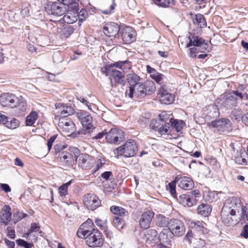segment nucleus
I'll use <instances>...</instances> for the list:
<instances>
[{
  "mask_svg": "<svg viewBox=\"0 0 248 248\" xmlns=\"http://www.w3.org/2000/svg\"><path fill=\"white\" fill-rule=\"evenodd\" d=\"M170 125L168 122H166L165 123H160L156 131H157L160 135L166 134L169 131Z\"/></svg>",
  "mask_w": 248,
  "mask_h": 248,
  "instance_id": "obj_36",
  "label": "nucleus"
},
{
  "mask_svg": "<svg viewBox=\"0 0 248 248\" xmlns=\"http://www.w3.org/2000/svg\"><path fill=\"white\" fill-rule=\"evenodd\" d=\"M167 189L169 190L171 195L174 198H176V182L175 181H172L168 184L166 186Z\"/></svg>",
  "mask_w": 248,
  "mask_h": 248,
  "instance_id": "obj_39",
  "label": "nucleus"
},
{
  "mask_svg": "<svg viewBox=\"0 0 248 248\" xmlns=\"http://www.w3.org/2000/svg\"><path fill=\"white\" fill-rule=\"evenodd\" d=\"M16 242L18 245L23 247L25 248H32L33 246L32 244L21 239L17 240Z\"/></svg>",
  "mask_w": 248,
  "mask_h": 248,
  "instance_id": "obj_51",
  "label": "nucleus"
},
{
  "mask_svg": "<svg viewBox=\"0 0 248 248\" xmlns=\"http://www.w3.org/2000/svg\"><path fill=\"white\" fill-rule=\"evenodd\" d=\"M245 94L237 91H232L224 94L220 100V104L222 108L231 110L237 106L239 100H242Z\"/></svg>",
  "mask_w": 248,
  "mask_h": 248,
  "instance_id": "obj_3",
  "label": "nucleus"
},
{
  "mask_svg": "<svg viewBox=\"0 0 248 248\" xmlns=\"http://www.w3.org/2000/svg\"><path fill=\"white\" fill-rule=\"evenodd\" d=\"M179 186L186 190L191 189L194 186L193 181L187 176L181 177L179 179Z\"/></svg>",
  "mask_w": 248,
  "mask_h": 248,
  "instance_id": "obj_18",
  "label": "nucleus"
},
{
  "mask_svg": "<svg viewBox=\"0 0 248 248\" xmlns=\"http://www.w3.org/2000/svg\"><path fill=\"white\" fill-rule=\"evenodd\" d=\"M40 229L39 225L37 223H32L31 224L30 228L26 233V235L29 236L33 232L38 231Z\"/></svg>",
  "mask_w": 248,
  "mask_h": 248,
  "instance_id": "obj_47",
  "label": "nucleus"
},
{
  "mask_svg": "<svg viewBox=\"0 0 248 248\" xmlns=\"http://www.w3.org/2000/svg\"><path fill=\"white\" fill-rule=\"evenodd\" d=\"M63 21L68 24H73L78 20V13L67 11L62 17Z\"/></svg>",
  "mask_w": 248,
  "mask_h": 248,
  "instance_id": "obj_26",
  "label": "nucleus"
},
{
  "mask_svg": "<svg viewBox=\"0 0 248 248\" xmlns=\"http://www.w3.org/2000/svg\"><path fill=\"white\" fill-rule=\"evenodd\" d=\"M16 108L17 110H19V112L18 113L20 114L22 112H24L26 109L27 104L26 102L22 99L19 100L18 99V102L17 104V106L14 107Z\"/></svg>",
  "mask_w": 248,
  "mask_h": 248,
  "instance_id": "obj_42",
  "label": "nucleus"
},
{
  "mask_svg": "<svg viewBox=\"0 0 248 248\" xmlns=\"http://www.w3.org/2000/svg\"><path fill=\"white\" fill-rule=\"evenodd\" d=\"M110 77H112L116 83L121 84H124V76L123 72L113 68Z\"/></svg>",
  "mask_w": 248,
  "mask_h": 248,
  "instance_id": "obj_23",
  "label": "nucleus"
},
{
  "mask_svg": "<svg viewBox=\"0 0 248 248\" xmlns=\"http://www.w3.org/2000/svg\"><path fill=\"white\" fill-rule=\"evenodd\" d=\"M110 209L113 214L119 216V217H123L128 215V212L125 209L121 207L112 206Z\"/></svg>",
  "mask_w": 248,
  "mask_h": 248,
  "instance_id": "obj_29",
  "label": "nucleus"
},
{
  "mask_svg": "<svg viewBox=\"0 0 248 248\" xmlns=\"http://www.w3.org/2000/svg\"><path fill=\"white\" fill-rule=\"evenodd\" d=\"M106 134L107 141L111 144H118L124 140V133L121 129L112 128Z\"/></svg>",
  "mask_w": 248,
  "mask_h": 248,
  "instance_id": "obj_8",
  "label": "nucleus"
},
{
  "mask_svg": "<svg viewBox=\"0 0 248 248\" xmlns=\"http://www.w3.org/2000/svg\"><path fill=\"white\" fill-rule=\"evenodd\" d=\"M66 0L63 2H55L50 3L47 5L46 11L48 14L60 16L63 15L66 11Z\"/></svg>",
  "mask_w": 248,
  "mask_h": 248,
  "instance_id": "obj_7",
  "label": "nucleus"
},
{
  "mask_svg": "<svg viewBox=\"0 0 248 248\" xmlns=\"http://www.w3.org/2000/svg\"><path fill=\"white\" fill-rule=\"evenodd\" d=\"M74 109L70 106H62L61 111L60 118H67L68 116L73 114Z\"/></svg>",
  "mask_w": 248,
  "mask_h": 248,
  "instance_id": "obj_34",
  "label": "nucleus"
},
{
  "mask_svg": "<svg viewBox=\"0 0 248 248\" xmlns=\"http://www.w3.org/2000/svg\"><path fill=\"white\" fill-rule=\"evenodd\" d=\"M60 159L65 166L71 167L74 164L73 155L68 152H63L60 155Z\"/></svg>",
  "mask_w": 248,
  "mask_h": 248,
  "instance_id": "obj_21",
  "label": "nucleus"
},
{
  "mask_svg": "<svg viewBox=\"0 0 248 248\" xmlns=\"http://www.w3.org/2000/svg\"><path fill=\"white\" fill-rule=\"evenodd\" d=\"M113 226L118 229H121L123 228L124 223L122 218L119 217H115L112 221Z\"/></svg>",
  "mask_w": 248,
  "mask_h": 248,
  "instance_id": "obj_44",
  "label": "nucleus"
},
{
  "mask_svg": "<svg viewBox=\"0 0 248 248\" xmlns=\"http://www.w3.org/2000/svg\"><path fill=\"white\" fill-rule=\"evenodd\" d=\"M170 114L167 113L166 112H162L159 115V120L160 123H165L166 122H169L170 119Z\"/></svg>",
  "mask_w": 248,
  "mask_h": 248,
  "instance_id": "obj_49",
  "label": "nucleus"
},
{
  "mask_svg": "<svg viewBox=\"0 0 248 248\" xmlns=\"http://www.w3.org/2000/svg\"><path fill=\"white\" fill-rule=\"evenodd\" d=\"M57 138L56 135H54L52 137H51L47 140V145L48 147V150H50L52 147V146L53 145V143L55 141Z\"/></svg>",
  "mask_w": 248,
  "mask_h": 248,
  "instance_id": "obj_61",
  "label": "nucleus"
},
{
  "mask_svg": "<svg viewBox=\"0 0 248 248\" xmlns=\"http://www.w3.org/2000/svg\"><path fill=\"white\" fill-rule=\"evenodd\" d=\"M138 151V146L134 140H129L124 144L118 147L114 151L116 157L120 155L124 157H131L135 156Z\"/></svg>",
  "mask_w": 248,
  "mask_h": 248,
  "instance_id": "obj_4",
  "label": "nucleus"
},
{
  "mask_svg": "<svg viewBox=\"0 0 248 248\" xmlns=\"http://www.w3.org/2000/svg\"><path fill=\"white\" fill-rule=\"evenodd\" d=\"M27 215L25 213L19 211L17 212L14 216V220L15 223H16L18 222L19 220L24 218Z\"/></svg>",
  "mask_w": 248,
  "mask_h": 248,
  "instance_id": "obj_54",
  "label": "nucleus"
},
{
  "mask_svg": "<svg viewBox=\"0 0 248 248\" xmlns=\"http://www.w3.org/2000/svg\"><path fill=\"white\" fill-rule=\"evenodd\" d=\"M120 31L119 26L114 22L106 23L103 27L104 33L108 37H112L118 34Z\"/></svg>",
  "mask_w": 248,
  "mask_h": 248,
  "instance_id": "obj_15",
  "label": "nucleus"
},
{
  "mask_svg": "<svg viewBox=\"0 0 248 248\" xmlns=\"http://www.w3.org/2000/svg\"><path fill=\"white\" fill-rule=\"evenodd\" d=\"M211 211V206L207 203H202L197 208L198 214L205 217L208 216Z\"/></svg>",
  "mask_w": 248,
  "mask_h": 248,
  "instance_id": "obj_24",
  "label": "nucleus"
},
{
  "mask_svg": "<svg viewBox=\"0 0 248 248\" xmlns=\"http://www.w3.org/2000/svg\"><path fill=\"white\" fill-rule=\"evenodd\" d=\"M12 213L9 205H5L2 209L1 220L5 225H7L11 220Z\"/></svg>",
  "mask_w": 248,
  "mask_h": 248,
  "instance_id": "obj_19",
  "label": "nucleus"
},
{
  "mask_svg": "<svg viewBox=\"0 0 248 248\" xmlns=\"http://www.w3.org/2000/svg\"><path fill=\"white\" fill-rule=\"evenodd\" d=\"M83 201L87 208L91 210H95L101 204V200L97 196L90 193L84 196Z\"/></svg>",
  "mask_w": 248,
  "mask_h": 248,
  "instance_id": "obj_9",
  "label": "nucleus"
},
{
  "mask_svg": "<svg viewBox=\"0 0 248 248\" xmlns=\"http://www.w3.org/2000/svg\"><path fill=\"white\" fill-rule=\"evenodd\" d=\"M88 16V13L86 9H82L78 14V24L79 26L81 25V23L85 20Z\"/></svg>",
  "mask_w": 248,
  "mask_h": 248,
  "instance_id": "obj_40",
  "label": "nucleus"
},
{
  "mask_svg": "<svg viewBox=\"0 0 248 248\" xmlns=\"http://www.w3.org/2000/svg\"><path fill=\"white\" fill-rule=\"evenodd\" d=\"M144 96L151 95L155 93L156 87L155 83L152 81H147L144 83Z\"/></svg>",
  "mask_w": 248,
  "mask_h": 248,
  "instance_id": "obj_30",
  "label": "nucleus"
},
{
  "mask_svg": "<svg viewBox=\"0 0 248 248\" xmlns=\"http://www.w3.org/2000/svg\"><path fill=\"white\" fill-rule=\"evenodd\" d=\"M116 4L114 2V0H112V3L109 5V8L108 9L102 10V13L105 15L110 14L111 12L115 9Z\"/></svg>",
  "mask_w": 248,
  "mask_h": 248,
  "instance_id": "obj_55",
  "label": "nucleus"
},
{
  "mask_svg": "<svg viewBox=\"0 0 248 248\" xmlns=\"http://www.w3.org/2000/svg\"><path fill=\"white\" fill-rule=\"evenodd\" d=\"M126 77L128 82L130 85L129 87H134V86L141 82V78L134 73L128 74Z\"/></svg>",
  "mask_w": 248,
  "mask_h": 248,
  "instance_id": "obj_25",
  "label": "nucleus"
},
{
  "mask_svg": "<svg viewBox=\"0 0 248 248\" xmlns=\"http://www.w3.org/2000/svg\"><path fill=\"white\" fill-rule=\"evenodd\" d=\"M151 78L154 79L157 83L159 84L161 86V84H164L161 81L163 79V75L156 72L155 74H153L152 75H150Z\"/></svg>",
  "mask_w": 248,
  "mask_h": 248,
  "instance_id": "obj_48",
  "label": "nucleus"
},
{
  "mask_svg": "<svg viewBox=\"0 0 248 248\" xmlns=\"http://www.w3.org/2000/svg\"><path fill=\"white\" fill-rule=\"evenodd\" d=\"M118 36H121L122 40L125 44H130L135 40L134 31L133 29L129 27L120 29Z\"/></svg>",
  "mask_w": 248,
  "mask_h": 248,
  "instance_id": "obj_13",
  "label": "nucleus"
},
{
  "mask_svg": "<svg viewBox=\"0 0 248 248\" xmlns=\"http://www.w3.org/2000/svg\"><path fill=\"white\" fill-rule=\"evenodd\" d=\"M196 20L201 28L205 27L206 26V20L202 15L200 14L196 15Z\"/></svg>",
  "mask_w": 248,
  "mask_h": 248,
  "instance_id": "obj_46",
  "label": "nucleus"
},
{
  "mask_svg": "<svg viewBox=\"0 0 248 248\" xmlns=\"http://www.w3.org/2000/svg\"><path fill=\"white\" fill-rule=\"evenodd\" d=\"M0 186L1 188L5 192H9L11 191V189L8 184H1Z\"/></svg>",
  "mask_w": 248,
  "mask_h": 248,
  "instance_id": "obj_63",
  "label": "nucleus"
},
{
  "mask_svg": "<svg viewBox=\"0 0 248 248\" xmlns=\"http://www.w3.org/2000/svg\"><path fill=\"white\" fill-rule=\"evenodd\" d=\"M113 68V66H111V64L106 65L101 68V72L106 74V76H110Z\"/></svg>",
  "mask_w": 248,
  "mask_h": 248,
  "instance_id": "obj_50",
  "label": "nucleus"
},
{
  "mask_svg": "<svg viewBox=\"0 0 248 248\" xmlns=\"http://www.w3.org/2000/svg\"><path fill=\"white\" fill-rule=\"evenodd\" d=\"M153 1L156 5L163 7L168 6L170 3L168 0H153Z\"/></svg>",
  "mask_w": 248,
  "mask_h": 248,
  "instance_id": "obj_53",
  "label": "nucleus"
},
{
  "mask_svg": "<svg viewBox=\"0 0 248 248\" xmlns=\"http://www.w3.org/2000/svg\"><path fill=\"white\" fill-rule=\"evenodd\" d=\"M129 62L128 60H126V61H119L118 62H115L113 64H111V66H113V68H114V67H117V68L124 70L127 68H130L129 65H128V66H126L125 67H124V65L127 64L129 65Z\"/></svg>",
  "mask_w": 248,
  "mask_h": 248,
  "instance_id": "obj_43",
  "label": "nucleus"
},
{
  "mask_svg": "<svg viewBox=\"0 0 248 248\" xmlns=\"http://www.w3.org/2000/svg\"><path fill=\"white\" fill-rule=\"evenodd\" d=\"M179 202L184 206L192 207L194 205V200L190 198L187 194H183L180 195L179 197L176 198Z\"/></svg>",
  "mask_w": 248,
  "mask_h": 248,
  "instance_id": "obj_22",
  "label": "nucleus"
},
{
  "mask_svg": "<svg viewBox=\"0 0 248 248\" xmlns=\"http://www.w3.org/2000/svg\"><path fill=\"white\" fill-rule=\"evenodd\" d=\"M71 180L63 184L59 188V193L61 196H65L68 194V187L71 185Z\"/></svg>",
  "mask_w": 248,
  "mask_h": 248,
  "instance_id": "obj_41",
  "label": "nucleus"
},
{
  "mask_svg": "<svg viewBox=\"0 0 248 248\" xmlns=\"http://www.w3.org/2000/svg\"><path fill=\"white\" fill-rule=\"evenodd\" d=\"M241 236L245 238H248V227L245 225L241 233Z\"/></svg>",
  "mask_w": 248,
  "mask_h": 248,
  "instance_id": "obj_62",
  "label": "nucleus"
},
{
  "mask_svg": "<svg viewBox=\"0 0 248 248\" xmlns=\"http://www.w3.org/2000/svg\"><path fill=\"white\" fill-rule=\"evenodd\" d=\"M168 228L171 233L176 237L183 236L186 232L184 222L176 218H171L170 220Z\"/></svg>",
  "mask_w": 248,
  "mask_h": 248,
  "instance_id": "obj_6",
  "label": "nucleus"
},
{
  "mask_svg": "<svg viewBox=\"0 0 248 248\" xmlns=\"http://www.w3.org/2000/svg\"><path fill=\"white\" fill-rule=\"evenodd\" d=\"M144 83L140 82L134 86V87H129V91H126V94L129 97L132 98L134 95L136 96H144Z\"/></svg>",
  "mask_w": 248,
  "mask_h": 248,
  "instance_id": "obj_16",
  "label": "nucleus"
},
{
  "mask_svg": "<svg viewBox=\"0 0 248 248\" xmlns=\"http://www.w3.org/2000/svg\"><path fill=\"white\" fill-rule=\"evenodd\" d=\"M77 117L82 124L84 130V134L90 133L92 132L95 127L92 124L93 118L90 114L85 111H80L77 113Z\"/></svg>",
  "mask_w": 248,
  "mask_h": 248,
  "instance_id": "obj_5",
  "label": "nucleus"
},
{
  "mask_svg": "<svg viewBox=\"0 0 248 248\" xmlns=\"http://www.w3.org/2000/svg\"><path fill=\"white\" fill-rule=\"evenodd\" d=\"M219 115V111L217 105L213 104L207 106L206 115L207 119L217 118Z\"/></svg>",
  "mask_w": 248,
  "mask_h": 248,
  "instance_id": "obj_20",
  "label": "nucleus"
},
{
  "mask_svg": "<svg viewBox=\"0 0 248 248\" xmlns=\"http://www.w3.org/2000/svg\"><path fill=\"white\" fill-rule=\"evenodd\" d=\"M18 102V98L14 94L5 93L2 94L0 96V103L4 107H10L14 108L17 106Z\"/></svg>",
  "mask_w": 248,
  "mask_h": 248,
  "instance_id": "obj_12",
  "label": "nucleus"
},
{
  "mask_svg": "<svg viewBox=\"0 0 248 248\" xmlns=\"http://www.w3.org/2000/svg\"><path fill=\"white\" fill-rule=\"evenodd\" d=\"M230 122V121L228 119L221 118L220 119L213 121L211 123V125L214 127L220 129L224 127L227 124H228Z\"/></svg>",
  "mask_w": 248,
  "mask_h": 248,
  "instance_id": "obj_27",
  "label": "nucleus"
},
{
  "mask_svg": "<svg viewBox=\"0 0 248 248\" xmlns=\"http://www.w3.org/2000/svg\"><path fill=\"white\" fill-rule=\"evenodd\" d=\"M242 205L240 201L235 198L227 199L222 208L221 217L226 225H233L237 222L236 213L242 212Z\"/></svg>",
  "mask_w": 248,
  "mask_h": 248,
  "instance_id": "obj_1",
  "label": "nucleus"
},
{
  "mask_svg": "<svg viewBox=\"0 0 248 248\" xmlns=\"http://www.w3.org/2000/svg\"><path fill=\"white\" fill-rule=\"evenodd\" d=\"M77 98L79 101H80L84 105H86L88 107L89 109L91 110V107L89 102L87 100H86L84 97L79 95L78 96Z\"/></svg>",
  "mask_w": 248,
  "mask_h": 248,
  "instance_id": "obj_57",
  "label": "nucleus"
},
{
  "mask_svg": "<svg viewBox=\"0 0 248 248\" xmlns=\"http://www.w3.org/2000/svg\"><path fill=\"white\" fill-rule=\"evenodd\" d=\"M188 55L190 58H195L197 57L198 52V49L195 47H191L189 49Z\"/></svg>",
  "mask_w": 248,
  "mask_h": 248,
  "instance_id": "obj_58",
  "label": "nucleus"
},
{
  "mask_svg": "<svg viewBox=\"0 0 248 248\" xmlns=\"http://www.w3.org/2000/svg\"><path fill=\"white\" fill-rule=\"evenodd\" d=\"M242 214L245 215L246 216L247 219L248 220V204L244 207H242Z\"/></svg>",
  "mask_w": 248,
  "mask_h": 248,
  "instance_id": "obj_64",
  "label": "nucleus"
},
{
  "mask_svg": "<svg viewBox=\"0 0 248 248\" xmlns=\"http://www.w3.org/2000/svg\"><path fill=\"white\" fill-rule=\"evenodd\" d=\"M171 235L170 234L166 233L164 231L161 232L159 235V240L160 243H162L166 245H171Z\"/></svg>",
  "mask_w": 248,
  "mask_h": 248,
  "instance_id": "obj_33",
  "label": "nucleus"
},
{
  "mask_svg": "<svg viewBox=\"0 0 248 248\" xmlns=\"http://www.w3.org/2000/svg\"><path fill=\"white\" fill-rule=\"evenodd\" d=\"M58 124L67 136L73 134L76 130L75 124L68 118H59Z\"/></svg>",
  "mask_w": 248,
  "mask_h": 248,
  "instance_id": "obj_10",
  "label": "nucleus"
},
{
  "mask_svg": "<svg viewBox=\"0 0 248 248\" xmlns=\"http://www.w3.org/2000/svg\"><path fill=\"white\" fill-rule=\"evenodd\" d=\"M87 223H83L77 232V234L80 238L85 239L87 245L90 247H99L103 244V240L101 233L97 230L89 228Z\"/></svg>",
  "mask_w": 248,
  "mask_h": 248,
  "instance_id": "obj_2",
  "label": "nucleus"
},
{
  "mask_svg": "<svg viewBox=\"0 0 248 248\" xmlns=\"http://www.w3.org/2000/svg\"><path fill=\"white\" fill-rule=\"evenodd\" d=\"M90 155L87 154H80L76 157V162L83 169H88L91 167L89 161Z\"/></svg>",
  "mask_w": 248,
  "mask_h": 248,
  "instance_id": "obj_17",
  "label": "nucleus"
},
{
  "mask_svg": "<svg viewBox=\"0 0 248 248\" xmlns=\"http://www.w3.org/2000/svg\"><path fill=\"white\" fill-rule=\"evenodd\" d=\"M98 161L96 162L95 166V171L98 170L101 168L105 163V159L104 157L99 156L97 158Z\"/></svg>",
  "mask_w": 248,
  "mask_h": 248,
  "instance_id": "obj_52",
  "label": "nucleus"
},
{
  "mask_svg": "<svg viewBox=\"0 0 248 248\" xmlns=\"http://www.w3.org/2000/svg\"><path fill=\"white\" fill-rule=\"evenodd\" d=\"M191 224L193 225L192 227L198 231H203L204 228V225L205 223L202 221L199 220L196 221H192Z\"/></svg>",
  "mask_w": 248,
  "mask_h": 248,
  "instance_id": "obj_45",
  "label": "nucleus"
},
{
  "mask_svg": "<svg viewBox=\"0 0 248 248\" xmlns=\"http://www.w3.org/2000/svg\"><path fill=\"white\" fill-rule=\"evenodd\" d=\"M154 215V212L151 210H147L143 213L140 216L139 221L140 228L143 229H148L150 226Z\"/></svg>",
  "mask_w": 248,
  "mask_h": 248,
  "instance_id": "obj_14",
  "label": "nucleus"
},
{
  "mask_svg": "<svg viewBox=\"0 0 248 248\" xmlns=\"http://www.w3.org/2000/svg\"><path fill=\"white\" fill-rule=\"evenodd\" d=\"M7 235L11 239H14L15 237V230L10 227L7 228Z\"/></svg>",
  "mask_w": 248,
  "mask_h": 248,
  "instance_id": "obj_59",
  "label": "nucleus"
},
{
  "mask_svg": "<svg viewBox=\"0 0 248 248\" xmlns=\"http://www.w3.org/2000/svg\"><path fill=\"white\" fill-rule=\"evenodd\" d=\"M158 96L163 104H170L174 100V96L168 92L165 84H161V87L158 89Z\"/></svg>",
  "mask_w": 248,
  "mask_h": 248,
  "instance_id": "obj_11",
  "label": "nucleus"
},
{
  "mask_svg": "<svg viewBox=\"0 0 248 248\" xmlns=\"http://www.w3.org/2000/svg\"><path fill=\"white\" fill-rule=\"evenodd\" d=\"M20 123L18 120L15 118H8L6 125L7 128L10 129H16L19 125Z\"/></svg>",
  "mask_w": 248,
  "mask_h": 248,
  "instance_id": "obj_37",
  "label": "nucleus"
},
{
  "mask_svg": "<svg viewBox=\"0 0 248 248\" xmlns=\"http://www.w3.org/2000/svg\"><path fill=\"white\" fill-rule=\"evenodd\" d=\"M74 29L71 26H67L62 29L61 35L62 37H68L74 32Z\"/></svg>",
  "mask_w": 248,
  "mask_h": 248,
  "instance_id": "obj_38",
  "label": "nucleus"
},
{
  "mask_svg": "<svg viewBox=\"0 0 248 248\" xmlns=\"http://www.w3.org/2000/svg\"><path fill=\"white\" fill-rule=\"evenodd\" d=\"M159 123L160 122L159 121H157L156 120H152L150 124V127L151 129L156 131Z\"/></svg>",
  "mask_w": 248,
  "mask_h": 248,
  "instance_id": "obj_60",
  "label": "nucleus"
},
{
  "mask_svg": "<svg viewBox=\"0 0 248 248\" xmlns=\"http://www.w3.org/2000/svg\"><path fill=\"white\" fill-rule=\"evenodd\" d=\"M192 37L193 39V44L194 46L202 47L203 46L204 48H206L207 46V44L205 43V40L201 37L198 36L194 35L192 34Z\"/></svg>",
  "mask_w": 248,
  "mask_h": 248,
  "instance_id": "obj_31",
  "label": "nucleus"
},
{
  "mask_svg": "<svg viewBox=\"0 0 248 248\" xmlns=\"http://www.w3.org/2000/svg\"><path fill=\"white\" fill-rule=\"evenodd\" d=\"M169 124H171V127L175 129L177 132H180L185 125V122L182 120H178L170 118Z\"/></svg>",
  "mask_w": 248,
  "mask_h": 248,
  "instance_id": "obj_28",
  "label": "nucleus"
},
{
  "mask_svg": "<svg viewBox=\"0 0 248 248\" xmlns=\"http://www.w3.org/2000/svg\"><path fill=\"white\" fill-rule=\"evenodd\" d=\"M38 118V113L36 111H32L27 117L26 123L28 126L33 125Z\"/></svg>",
  "mask_w": 248,
  "mask_h": 248,
  "instance_id": "obj_35",
  "label": "nucleus"
},
{
  "mask_svg": "<svg viewBox=\"0 0 248 248\" xmlns=\"http://www.w3.org/2000/svg\"><path fill=\"white\" fill-rule=\"evenodd\" d=\"M200 195L201 193L200 191L198 189H196L191 191L190 194H189L188 195L189 196V197H190V198H192L194 200V204H195L196 203V198L197 197H200Z\"/></svg>",
  "mask_w": 248,
  "mask_h": 248,
  "instance_id": "obj_56",
  "label": "nucleus"
},
{
  "mask_svg": "<svg viewBox=\"0 0 248 248\" xmlns=\"http://www.w3.org/2000/svg\"><path fill=\"white\" fill-rule=\"evenodd\" d=\"M156 224L161 227H169L170 220L169 218L162 215H159L156 218Z\"/></svg>",
  "mask_w": 248,
  "mask_h": 248,
  "instance_id": "obj_32",
  "label": "nucleus"
}]
</instances>
